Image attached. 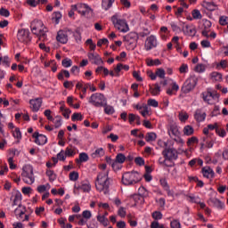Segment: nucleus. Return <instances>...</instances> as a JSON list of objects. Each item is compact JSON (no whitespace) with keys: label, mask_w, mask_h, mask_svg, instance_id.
<instances>
[{"label":"nucleus","mask_w":228,"mask_h":228,"mask_svg":"<svg viewBox=\"0 0 228 228\" xmlns=\"http://www.w3.org/2000/svg\"><path fill=\"white\" fill-rule=\"evenodd\" d=\"M110 177H108V172L99 173L95 180V188L98 191L107 195L110 193Z\"/></svg>","instance_id":"obj_1"},{"label":"nucleus","mask_w":228,"mask_h":228,"mask_svg":"<svg viewBox=\"0 0 228 228\" xmlns=\"http://www.w3.org/2000/svg\"><path fill=\"white\" fill-rule=\"evenodd\" d=\"M30 29L33 35H37L39 40H47V28H44V22L42 20H34L30 23Z\"/></svg>","instance_id":"obj_2"},{"label":"nucleus","mask_w":228,"mask_h":228,"mask_svg":"<svg viewBox=\"0 0 228 228\" xmlns=\"http://www.w3.org/2000/svg\"><path fill=\"white\" fill-rule=\"evenodd\" d=\"M142 177L143 176L136 171L126 172L122 175V183L125 184V186H133V184L140 183Z\"/></svg>","instance_id":"obj_3"},{"label":"nucleus","mask_w":228,"mask_h":228,"mask_svg":"<svg viewBox=\"0 0 228 228\" xmlns=\"http://www.w3.org/2000/svg\"><path fill=\"white\" fill-rule=\"evenodd\" d=\"M106 97L101 93L93 94L88 101V102L93 104L95 108H102V106H106Z\"/></svg>","instance_id":"obj_4"},{"label":"nucleus","mask_w":228,"mask_h":228,"mask_svg":"<svg viewBox=\"0 0 228 228\" xmlns=\"http://www.w3.org/2000/svg\"><path fill=\"white\" fill-rule=\"evenodd\" d=\"M111 22L113 23L114 28L118 29V31H121V33H127V31H129V25H127L126 20L118 19V16L113 15L111 17Z\"/></svg>","instance_id":"obj_5"},{"label":"nucleus","mask_w":228,"mask_h":228,"mask_svg":"<svg viewBox=\"0 0 228 228\" xmlns=\"http://www.w3.org/2000/svg\"><path fill=\"white\" fill-rule=\"evenodd\" d=\"M24 183L26 184H33L35 183V176L33 174V167L31 165H27L23 167V172L21 174Z\"/></svg>","instance_id":"obj_6"},{"label":"nucleus","mask_w":228,"mask_h":228,"mask_svg":"<svg viewBox=\"0 0 228 228\" xmlns=\"http://www.w3.org/2000/svg\"><path fill=\"white\" fill-rule=\"evenodd\" d=\"M31 33L29 32V29L28 28H21L18 30L17 33V39L19 42H21L22 44H29L31 42Z\"/></svg>","instance_id":"obj_7"},{"label":"nucleus","mask_w":228,"mask_h":228,"mask_svg":"<svg viewBox=\"0 0 228 228\" xmlns=\"http://www.w3.org/2000/svg\"><path fill=\"white\" fill-rule=\"evenodd\" d=\"M136 40H138V34L136 32H130L126 36L124 37V42L129 49H134L136 47Z\"/></svg>","instance_id":"obj_8"},{"label":"nucleus","mask_w":228,"mask_h":228,"mask_svg":"<svg viewBox=\"0 0 228 228\" xmlns=\"http://www.w3.org/2000/svg\"><path fill=\"white\" fill-rule=\"evenodd\" d=\"M203 100L205 102H208V104H215V102H218V100L220 99V94L217 93H212L210 91L207 93H203Z\"/></svg>","instance_id":"obj_9"},{"label":"nucleus","mask_w":228,"mask_h":228,"mask_svg":"<svg viewBox=\"0 0 228 228\" xmlns=\"http://www.w3.org/2000/svg\"><path fill=\"white\" fill-rule=\"evenodd\" d=\"M196 86L197 79L193 77L188 78L182 86L183 94H190V92H191V90H193V88H195Z\"/></svg>","instance_id":"obj_10"},{"label":"nucleus","mask_w":228,"mask_h":228,"mask_svg":"<svg viewBox=\"0 0 228 228\" xmlns=\"http://www.w3.org/2000/svg\"><path fill=\"white\" fill-rule=\"evenodd\" d=\"M73 10H77L81 15H90L92 13V8L86 4H73Z\"/></svg>","instance_id":"obj_11"},{"label":"nucleus","mask_w":228,"mask_h":228,"mask_svg":"<svg viewBox=\"0 0 228 228\" xmlns=\"http://www.w3.org/2000/svg\"><path fill=\"white\" fill-rule=\"evenodd\" d=\"M87 58L93 65H104V61H102V58L99 53L90 52L87 54Z\"/></svg>","instance_id":"obj_12"},{"label":"nucleus","mask_w":228,"mask_h":228,"mask_svg":"<svg viewBox=\"0 0 228 228\" xmlns=\"http://www.w3.org/2000/svg\"><path fill=\"white\" fill-rule=\"evenodd\" d=\"M158 46V39L156 37L151 35L146 38L145 41V49L146 51H151V49H154V47Z\"/></svg>","instance_id":"obj_13"},{"label":"nucleus","mask_w":228,"mask_h":228,"mask_svg":"<svg viewBox=\"0 0 228 228\" xmlns=\"http://www.w3.org/2000/svg\"><path fill=\"white\" fill-rule=\"evenodd\" d=\"M32 138L35 139L34 142L37 143V145H45V143H47V136L39 134L38 132H35Z\"/></svg>","instance_id":"obj_14"},{"label":"nucleus","mask_w":228,"mask_h":228,"mask_svg":"<svg viewBox=\"0 0 228 228\" xmlns=\"http://www.w3.org/2000/svg\"><path fill=\"white\" fill-rule=\"evenodd\" d=\"M168 134L170 138H172L175 141H177V138L181 136V132H179V127H177V125L175 124L170 125Z\"/></svg>","instance_id":"obj_15"},{"label":"nucleus","mask_w":228,"mask_h":228,"mask_svg":"<svg viewBox=\"0 0 228 228\" xmlns=\"http://www.w3.org/2000/svg\"><path fill=\"white\" fill-rule=\"evenodd\" d=\"M162 154L168 161L177 159V151L174 149H166L163 151Z\"/></svg>","instance_id":"obj_16"},{"label":"nucleus","mask_w":228,"mask_h":228,"mask_svg":"<svg viewBox=\"0 0 228 228\" xmlns=\"http://www.w3.org/2000/svg\"><path fill=\"white\" fill-rule=\"evenodd\" d=\"M30 108L32 111L37 113L42 107V98H36L29 101Z\"/></svg>","instance_id":"obj_17"},{"label":"nucleus","mask_w":228,"mask_h":228,"mask_svg":"<svg viewBox=\"0 0 228 228\" xmlns=\"http://www.w3.org/2000/svg\"><path fill=\"white\" fill-rule=\"evenodd\" d=\"M75 189L88 193L90 192V190H92V185L90 184V182L84 181L81 182L80 184L75 185Z\"/></svg>","instance_id":"obj_18"},{"label":"nucleus","mask_w":228,"mask_h":228,"mask_svg":"<svg viewBox=\"0 0 228 228\" xmlns=\"http://www.w3.org/2000/svg\"><path fill=\"white\" fill-rule=\"evenodd\" d=\"M57 42H60V44H67L69 42V36L67 35V32L63 30H59L56 37Z\"/></svg>","instance_id":"obj_19"},{"label":"nucleus","mask_w":228,"mask_h":228,"mask_svg":"<svg viewBox=\"0 0 228 228\" xmlns=\"http://www.w3.org/2000/svg\"><path fill=\"white\" fill-rule=\"evenodd\" d=\"M183 31L189 37H195L197 34V29L191 25H185V27L183 28Z\"/></svg>","instance_id":"obj_20"},{"label":"nucleus","mask_w":228,"mask_h":228,"mask_svg":"<svg viewBox=\"0 0 228 228\" xmlns=\"http://www.w3.org/2000/svg\"><path fill=\"white\" fill-rule=\"evenodd\" d=\"M204 26V29L201 32V35H203V37H206V38H209V31H211L210 28H211V21L206 20L203 23Z\"/></svg>","instance_id":"obj_21"},{"label":"nucleus","mask_w":228,"mask_h":228,"mask_svg":"<svg viewBox=\"0 0 228 228\" xmlns=\"http://www.w3.org/2000/svg\"><path fill=\"white\" fill-rule=\"evenodd\" d=\"M91 84L90 83H86L85 84L84 82H78L76 85V88L77 90H81L82 94H84V95H86V90H88V88H90Z\"/></svg>","instance_id":"obj_22"},{"label":"nucleus","mask_w":228,"mask_h":228,"mask_svg":"<svg viewBox=\"0 0 228 228\" xmlns=\"http://www.w3.org/2000/svg\"><path fill=\"white\" fill-rule=\"evenodd\" d=\"M202 172H203L204 177H207V179H213L215 177V172L209 167H203Z\"/></svg>","instance_id":"obj_23"},{"label":"nucleus","mask_w":228,"mask_h":228,"mask_svg":"<svg viewBox=\"0 0 228 228\" xmlns=\"http://www.w3.org/2000/svg\"><path fill=\"white\" fill-rule=\"evenodd\" d=\"M90 159V157H88V154L86 152H82L79 154L78 159H76V164L81 165V163H86Z\"/></svg>","instance_id":"obj_24"},{"label":"nucleus","mask_w":228,"mask_h":228,"mask_svg":"<svg viewBox=\"0 0 228 228\" xmlns=\"http://www.w3.org/2000/svg\"><path fill=\"white\" fill-rule=\"evenodd\" d=\"M132 200L134 202V206H139L142 208L143 204V195L142 194H134L132 196Z\"/></svg>","instance_id":"obj_25"},{"label":"nucleus","mask_w":228,"mask_h":228,"mask_svg":"<svg viewBox=\"0 0 228 228\" xmlns=\"http://www.w3.org/2000/svg\"><path fill=\"white\" fill-rule=\"evenodd\" d=\"M145 174L143 175L146 183H151V181H152V175H151L152 173V167H151L150 166H145Z\"/></svg>","instance_id":"obj_26"},{"label":"nucleus","mask_w":228,"mask_h":228,"mask_svg":"<svg viewBox=\"0 0 228 228\" xmlns=\"http://www.w3.org/2000/svg\"><path fill=\"white\" fill-rule=\"evenodd\" d=\"M194 118L197 122H204L206 120V112L202 111V110H197Z\"/></svg>","instance_id":"obj_27"},{"label":"nucleus","mask_w":228,"mask_h":228,"mask_svg":"<svg viewBox=\"0 0 228 228\" xmlns=\"http://www.w3.org/2000/svg\"><path fill=\"white\" fill-rule=\"evenodd\" d=\"M20 202H22V193H20V191H16L14 193L12 206H19V208H20Z\"/></svg>","instance_id":"obj_28"},{"label":"nucleus","mask_w":228,"mask_h":228,"mask_svg":"<svg viewBox=\"0 0 228 228\" xmlns=\"http://www.w3.org/2000/svg\"><path fill=\"white\" fill-rule=\"evenodd\" d=\"M161 93V86H159V84H154L152 86H150V94L151 95H159Z\"/></svg>","instance_id":"obj_29"},{"label":"nucleus","mask_w":228,"mask_h":228,"mask_svg":"<svg viewBox=\"0 0 228 228\" xmlns=\"http://www.w3.org/2000/svg\"><path fill=\"white\" fill-rule=\"evenodd\" d=\"M115 0H102V8L105 11L110 10L111 6H113V3Z\"/></svg>","instance_id":"obj_30"},{"label":"nucleus","mask_w":228,"mask_h":228,"mask_svg":"<svg viewBox=\"0 0 228 228\" xmlns=\"http://www.w3.org/2000/svg\"><path fill=\"white\" fill-rule=\"evenodd\" d=\"M65 76L67 78L70 77V73L67 69H62L61 72L58 73L57 77L59 81H63Z\"/></svg>","instance_id":"obj_31"},{"label":"nucleus","mask_w":228,"mask_h":228,"mask_svg":"<svg viewBox=\"0 0 228 228\" xmlns=\"http://www.w3.org/2000/svg\"><path fill=\"white\" fill-rule=\"evenodd\" d=\"M64 153H65L66 158L67 157L68 158H72L73 156H76V151H75L72 145L67 147Z\"/></svg>","instance_id":"obj_32"},{"label":"nucleus","mask_w":228,"mask_h":228,"mask_svg":"<svg viewBox=\"0 0 228 228\" xmlns=\"http://www.w3.org/2000/svg\"><path fill=\"white\" fill-rule=\"evenodd\" d=\"M102 108H104V113L106 115H113L115 113V109L111 105H108L107 102H105V105Z\"/></svg>","instance_id":"obj_33"},{"label":"nucleus","mask_w":228,"mask_h":228,"mask_svg":"<svg viewBox=\"0 0 228 228\" xmlns=\"http://www.w3.org/2000/svg\"><path fill=\"white\" fill-rule=\"evenodd\" d=\"M210 79L214 82H220L222 81V74L221 73H218L216 71L215 72H212L210 74Z\"/></svg>","instance_id":"obj_34"},{"label":"nucleus","mask_w":228,"mask_h":228,"mask_svg":"<svg viewBox=\"0 0 228 228\" xmlns=\"http://www.w3.org/2000/svg\"><path fill=\"white\" fill-rule=\"evenodd\" d=\"M146 65H148V67H154V65L155 66L161 65V61H159V59H156V60L146 59Z\"/></svg>","instance_id":"obj_35"},{"label":"nucleus","mask_w":228,"mask_h":228,"mask_svg":"<svg viewBox=\"0 0 228 228\" xmlns=\"http://www.w3.org/2000/svg\"><path fill=\"white\" fill-rule=\"evenodd\" d=\"M46 175L47 177H49V182L53 183L54 181H56V174L54 173V171L51 170V169H47L46 170Z\"/></svg>","instance_id":"obj_36"},{"label":"nucleus","mask_w":228,"mask_h":228,"mask_svg":"<svg viewBox=\"0 0 228 228\" xmlns=\"http://www.w3.org/2000/svg\"><path fill=\"white\" fill-rule=\"evenodd\" d=\"M126 155H124L123 153H118L114 161H116L119 165H122L126 162Z\"/></svg>","instance_id":"obj_37"},{"label":"nucleus","mask_w":228,"mask_h":228,"mask_svg":"<svg viewBox=\"0 0 228 228\" xmlns=\"http://www.w3.org/2000/svg\"><path fill=\"white\" fill-rule=\"evenodd\" d=\"M61 111L64 118H67V119L70 118V113H71L70 109H65V106H61Z\"/></svg>","instance_id":"obj_38"},{"label":"nucleus","mask_w":228,"mask_h":228,"mask_svg":"<svg viewBox=\"0 0 228 228\" xmlns=\"http://www.w3.org/2000/svg\"><path fill=\"white\" fill-rule=\"evenodd\" d=\"M83 118H84L83 114H81L79 112H75L71 116L72 122H76V121L81 122L83 120Z\"/></svg>","instance_id":"obj_39"},{"label":"nucleus","mask_w":228,"mask_h":228,"mask_svg":"<svg viewBox=\"0 0 228 228\" xmlns=\"http://www.w3.org/2000/svg\"><path fill=\"white\" fill-rule=\"evenodd\" d=\"M193 127L190 125L185 126L183 128V134H185L186 136H191V134H193Z\"/></svg>","instance_id":"obj_40"},{"label":"nucleus","mask_w":228,"mask_h":228,"mask_svg":"<svg viewBox=\"0 0 228 228\" xmlns=\"http://www.w3.org/2000/svg\"><path fill=\"white\" fill-rule=\"evenodd\" d=\"M104 155V149L98 148L92 154L93 158H102Z\"/></svg>","instance_id":"obj_41"},{"label":"nucleus","mask_w":228,"mask_h":228,"mask_svg":"<svg viewBox=\"0 0 228 228\" xmlns=\"http://www.w3.org/2000/svg\"><path fill=\"white\" fill-rule=\"evenodd\" d=\"M156 138H157V135L153 132L146 134V136H145L146 142H154Z\"/></svg>","instance_id":"obj_42"},{"label":"nucleus","mask_w":228,"mask_h":228,"mask_svg":"<svg viewBox=\"0 0 228 228\" xmlns=\"http://www.w3.org/2000/svg\"><path fill=\"white\" fill-rule=\"evenodd\" d=\"M211 202H212V204H214V206H216V208H218L219 209L224 208V203L222 201H220V200L212 199Z\"/></svg>","instance_id":"obj_43"},{"label":"nucleus","mask_w":228,"mask_h":228,"mask_svg":"<svg viewBox=\"0 0 228 228\" xmlns=\"http://www.w3.org/2000/svg\"><path fill=\"white\" fill-rule=\"evenodd\" d=\"M156 77H160V79H165V69H157L155 72Z\"/></svg>","instance_id":"obj_44"},{"label":"nucleus","mask_w":228,"mask_h":228,"mask_svg":"<svg viewBox=\"0 0 228 228\" xmlns=\"http://www.w3.org/2000/svg\"><path fill=\"white\" fill-rule=\"evenodd\" d=\"M52 122L54 124L56 129H58V127H61V118L60 116H57L55 118H53Z\"/></svg>","instance_id":"obj_45"},{"label":"nucleus","mask_w":228,"mask_h":228,"mask_svg":"<svg viewBox=\"0 0 228 228\" xmlns=\"http://www.w3.org/2000/svg\"><path fill=\"white\" fill-rule=\"evenodd\" d=\"M61 65L65 69H69V67H72V60H70V59H64L61 61Z\"/></svg>","instance_id":"obj_46"},{"label":"nucleus","mask_w":228,"mask_h":228,"mask_svg":"<svg viewBox=\"0 0 228 228\" xmlns=\"http://www.w3.org/2000/svg\"><path fill=\"white\" fill-rule=\"evenodd\" d=\"M194 70L195 72L202 73L206 70V65L200 63L196 65V67L194 68Z\"/></svg>","instance_id":"obj_47"},{"label":"nucleus","mask_w":228,"mask_h":228,"mask_svg":"<svg viewBox=\"0 0 228 228\" xmlns=\"http://www.w3.org/2000/svg\"><path fill=\"white\" fill-rule=\"evenodd\" d=\"M79 179V173L73 171L69 173V181H77Z\"/></svg>","instance_id":"obj_48"},{"label":"nucleus","mask_w":228,"mask_h":228,"mask_svg":"<svg viewBox=\"0 0 228 228\" xmlns=\"http://www.w3.org/2000/svg\"><path fill=\"white\" fill-rule=\"evenodd\" d=\"M193 19L200 20L202 19V14H200V11L194 9L191 12Z\"/></svg>","instance_id":"obj_49"},{"label":"nucleus","mask_w":228,"mask_h":228,"mask_svg":"<svg viewBox=\"0 0 228 228\" xmlns=\"http://www.w3.org/2000/svg\"><path fill=\"white\" fill-rule=\"evenodd\" d=\"M66 159H67V156L65 155V151L61 150L57 154V159H59V161H65Z\"/></svg>","instance_id":"obj_50"},{"label":"nucleus","mask_w":228,"mask_h":228,"mask_svg":"<svg viewBox=\"0 0 228 228\" xmlns=\"http://www.w3.org/2000/svg\"><path fill=\"white\" fill-rule=\"evenodd\" d=\"M82 217L86 220H90L92 218V212L90 210H84L82 212Z\"/></svg>","instance_id":"obj_51"},{"label":"nucleus","mask_w":228,"mask_h":228,"mask_svg":"<svg viewBox=\"0 0 228 228\" xmlns=\"http://www.w3.org/2000/svg\"><path fill=\"white\" fill-rule=\"evenodd\" d=\"M194 143H199V139H197V137L193 136L188 139L187 141L188 147L194 145Z\"/></svg>","instance_id":"obj_52"},{"label":"nucleus","mask_w":228,"mask_h":228,"mask_svg":"<svg viewBox=\"0 0 228 228\" xmlns=\"http://www.w3.org/2000/svg\"><path fill=\"white\" fill-rule=\"evenodd\" d=\"M206 8L210 12H214V10H216V5L213 2H208V3H206Z\"/></svg>","instance_id":"obj_53"},{"label":"nucleus","mask_w":228,"mask_h":228,"mask_svg":"<svg viewBox=\"0 0 228 228\" xmlns=\"http://www.w3.org/2000/svg\"><path fill=\"white\" fill-rule=\"evenodd\" d=\"M134 110H137L143 116V103L134 104Z\"/></svg>","instance_id":"obj_54"},{"label":"nucleus","mask_w":228,"mask_h":228,"mask_svg":"<svg viewBox=\"0 0 228 228\" xmlns=\"http://www.w3.org/2000/svg\"><path fill=\"white\" fill-rule=\"evenodd\" d=\"M147 105L152 106L153 108H158V106H159V103L154 99H149Z\"/></svg>","instance_id":"obj_55"},{"label":"nucleus","mask_w":228,"mask_h":228,"mask_svg":"<svg viewBox=\"0 0 228 228\" xmlns=\"http://www.w3.org/2000/svg\"><path fill=\"white\" fill-rule=\"evenodd\" d=\"M188 113L186 112H180L179 113V119L181 120V122H185L188 120Z\"/></svg>","instance_id":"obj_56"},{"label":"nucleus","mask_w":228,"mask_h":228,"mask_svg":"<svg viewBox=\"0 0 228 228\" xmlns=\"http://www.w3.org/2000/svg\"><path fill=\"white\" fill-rule=\"evenodd\" d=\"M219 24H221V26H227L228 17L227 16H221L220 19H219Z\"/></svg>","instance_id":"obj_57"},{"label":"nucleus","mask_w":228,"mask_h":228,"mask_svg":"<svg viewBox=\"0 0 228 228\" xmlns=\"http://www.w3.org/2000/svg\"><path fill=\"white\" fill-rule=\"evenodd\" d=\"M12 135L18 140H20L22 138V134H20V129L19 128H15V130L12 133Z\"/></svg>","instance_id":"obj_58"},{"label":"nucleus","mask_w":228,"mask_h":228,"mask_svg":"<svg viewBox=\"0 0 228 228\" xmlns=\"http://www.w3.org/2000/svg\"><path fill=\"white\" fill-rule=\"evenodd\" d=\"M118 216H120L121 218H125L126 216V208L124 207H120L118 210Z\"/></svg>","instance_id":"obj_59"},{"label":"nucleus","mask_w":228,"mask_h":228,"mask_svg":"<svg viewBox=\"0 0 228 228\" xmlns=\"http://www.w3.org/2000/svg\"><path fill=\"white\" fill-rule=\"evenodd\" d=\"M73 37L76 42H81V33L79 32V30H76L75 32H73Z\"/></svg>","instance_id":"obj_60"},{"label":"nucleus","mask_w":228,"mask_h":228,"mask_svg":"<svg viewBox=\"0 0 228 228\" xmlns=\"http://www.w3.org/2000/svg\"><path fill=\"white\" fill-rule=\"evenodd\" d=\"M134 163L137 167H143V159L142 157H137L134 159Z\"/></svg>","instance_id":"obj_61"},{"label":"nucleus","mask_w":228,"mask_h":228,"mask_svg":"<svg viewBox=\"0 0 228 228\" xmlns=\"http://www.w3.org/2000/svg\"><path fill=\"white\" fill-rule=\"evenodd\" d=\"M0 15L2 17H8L10 15V11H8L7 9L2 7L0 9Z\"/></svg>","instance_id":"obj_62"},{"label":"nucleus","mask_w":228,"mask_h":228,"mask_svg":"<svg viewBox=\"0 0 228 228\" xmlns=\"http://www.w3.org/2000/svg\"><path fill=\"white\" fill-rule=\"evenodd\" d=\"M8 172V166L6 164L1 166L0 167V175H4Z\"/></svg>","instance_id":"obj_63"},{"label":"nucleus","mask_w":228,"mask_h":228,"mask_svg":"<svg viewBox=\"0 0 228 228\" xmlns=\"http://www.w3.org/2000/svg\"><path fill=\"white\" fill-rule=\"evenodd\" d=\"M171 228H181V223L177 220H174L171 222Z\"/></svg>","instance_id":"obj_64"}]
</instances>
